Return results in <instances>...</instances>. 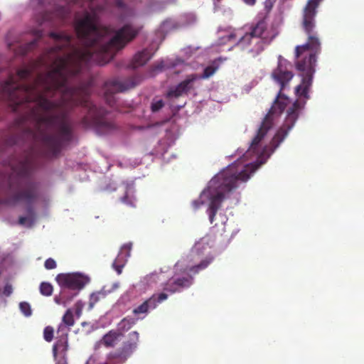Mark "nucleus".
Segmentation results:
<instances>
[{
    "instance_id": "obj_32",
    "label": "nucleus",
    "mask_w": 364,
    "mask_h": 364,
    "mask_svg": "<svg viewBox=\"0 0 364 364\" xmlns=\"http://www.w3.org/2000/svg\"><path fill=\"white\" fill-rule=\"evenodd\" d=\"M164 68V64L163 62L159 63L153 66V69L154 71H161Z\"/></svg>"
},
{
    "instance_id": "obj_34",
    "label": "nucleus",
    "mask_w": 364,
    "mask_h": 364,
    "mask_svg": "<svg viewBox=\"0 0 364 364\" xmlns=\"http://www.w3.org/2000/svg\"><path fill=\"white\" fill-rule=\"evenodd\" d=\"M122 201L124 203H127V204H129L131 205H133V203L132 201H128V197L127 196H124L122 198Z\"/></svg>"
},
{
    "instance_id": "obj_21",
    "label": "nucleus",
    "mask_w": 364,
    "mask_h": 364,
    "mask_svg": "<svg viewBox=\"0 0 364 364\" xmlns=\"http://www.w3.org/2000/svg\"><path fill=\"white\" fill-rule=\"evenodd\" d=\"M39 291L43 296H50L53 294V287L50 283L43 282L40 284Z\"/></svg>"
},
{
    "instance_id": "obj_6",
    "label": "nucleus",
    "mask_w": 364,
    "mask_h": 364,
    "mask_svg": "<svg viewBox=\"0 0 364 364\" xmlns=\"http://www.w3.org/2000/svg\"><path fill=\"white\" fill-rule=\"evenodd\" d=\"M213 261V256L208 255L203 258L200 254V247H194L188 255L176 263V273L165 284L164 289L173 294L190 287L193 284V278L187 272L196 274L207 268Z\"/></svg>"
},
{
    "instance_id": "obj_17",
    "label": "nucleus",
    "mask_w": 364,
    "mask_h": 364,
    "mask_svg": "<svg viewBox=\"0 0 364 364\" xmlns=\"http://www.w3.org/2000/svg\"><path fill=\"white\" fill-rule=\"evenodd\" d=\"M153 53L148 48H145L136 53L131 62V67L136 68L145 65L152 57Z\"/></svg>"
},
{
    "instance_id": "obj_7",
    "label": "nucleus",
    "mask_w": 364,
    "mask_h": 364,
    "mask_svg": "<svg viewBox=\"0 0 364 364\" xmlns=\"http://www.w3.org/2000/svg\"><path fill=\"white\" fill-rule=\"evenodd\" d=\"M305 102L302 105L296 100L294 102L292 106L287 110V117L285 124L279 128L271 141V146L273 148L274 151L279 144L284 141L287 136L289 132L294 127L298 117L299 111L303 108Z\"/></svg>"
},
{
    "instance_id": "obj_29",
    "label": "nucleus",
    "mask_w": 364,
    "mask_h": 364,
    "mask_svg": "<svg viewBox=\"0 0 364 364\" xmlns=\"http://www.w3.org/2000/svg\"><path fill=\"white\" fill-rule=\"evenodd\" d=\"M55 15L58 16L60 19H64L65 18V16H66L65 9L63 8V7L59 8L56 11Z\"/></svg>"
},
{
    "instance_id": "obj_20",
    "label": "nucleus",
    "mask_w": 364,
    "mask_h": 364,
    "mask_svg": "<svg viewBox=\"0 0 364 364\" xmlns=\"http://www.w3.org/2000/svg\"><path fill=\"white\" fill-rule=\"evenodd\" d=\"M67 293L68 290L61 289L60 294L54 298L55 302L58 304L65 306L68 303L70 302L75 296H76V294H73L71 296H68Z\"/></svg>"
},
{
    "instance_id": "obj_39",
    "label": "nucleus",
    "mask_w": 364,
    "mask_h": 364,
    "mask_svg": "<svg viewBox=\"0 0 364 364\" xmlns=\"http://www.w3.org/2000/svg\"><path fill=\"white\" fill-rule=\"evenodd\" d=\"M4 186V179L0 178V189Z\"/></svg>"
},
{
    "instance_id": "obj_23",
    "label": "nucleus",
    "mask_w": 364,
    "mask_h": 364,
    "mask_svg": "<svg viewBox=\"0 0 364 364\" xmlns=\"http://www.w3.org/2000/svg\"><path fill=\"white\" fill-rule=\"evenodd\" d=\"M218 66L209 65L207 66L201 75H198L199 79H207L214 75L218 70Z\"/></svg>"
},
{
    "instance_id": "obj_10",
    "label": "nucleus",
    "mask_w": 364,
    "mask_h": 364,
    "mask_svg": "<svg viewBox=\"0 0 364 364\" xmlns=\"http://www.w3.org/2000/svg\"><path fill=\"white\" fill-rule=\"evenodd\" d=\"M271 43V38L264 37V39L259 37H252L251 35H244L239 41L238 45L246 49L252 57L255 58L259 55L264 48Z\"/></svg>"
},
{
    "instance_id": "obj_4",
    "label": "nucleus",
    "mask_w": 364,
    "mask_h": 364,
    "mask_svg": "<svg viewBox=\"0 0 364 364\" xmlns=\"http://www.w3.org/2000/svg\"><path fill=\"white\" fill-rule=\"evenodd\" d=\"M258 166L254 164H249L240 169L236 163L231 164L209 181L207 188L201 193L200 198L192 202L193 209H198L204 203L203 198H208L210 200L209 220L210 223H213L218 210L225 198V194L237 187V181H247L251 173Z\"/></svg>"
},
{
    "instance_id": "obj_1",
    "label": "nucleus",
    "mask_w": 364,
    "mask_h": 364,
    "mask_svg": "<svg viewBox=\"0 0 364 364\" xmlns=\"http://www.w3.org/2000/svg\"><path fill=\"white\" fill-rule=\"evenodd\" d=\"M81 7L87 8L83 18L75 21L78 43L71 35L50 32L54 46L45 53L42 61L51 62L52 69L39 73L32 79L31 68L19 69L1 85V97L13 112H20L14 124V133L1 135L0 152L7 146L40 141L46 149V156H56L62 148L72 140V125L69 113L76 106L87 109L81 124L93 128L99 134L114 129L107 119V112L90 100L89 83L78 87L68 86V78L78 74L83 64H105L116 53L134 40L141 28L130 23L114 31L111 26L99 23L98 14L105 5L99 0H75Z\"/></svg>"
},
{
    "instance_id": "obj_33",
    "label": "nucleus",
    "mask_w": 364,
    "mask_h": 364,
    "mask_svg": "<svg viewBox=\"0 0 364 364\" xmlns=\"http://www.w3.org/2000/svg\"><path fill=\"white\" fill-rule=\"evenodd\" d=\"M114 4L119 9H124L126 5L122 0H114Z\"/></svg>"
},
{
    "instance_id": "obj_8",
    "label": "nucleus",
    "mask_w": 364,
    "mask_h": 364,
    "mask_svg": "<svg viewBox=\"0 0 364 364\" xmlns=\"http://www.w3.org/2000/svg\"><path fill=\"white\" fill-rule=\"evenodd\" d=\"M141 82L139 77H131L124 81L109 80L105 83V99L106 102L113 107L115 104L114 94L133 88Z\"/></svg>"
},
{
    "instance_id": "obj_30",
    "label": "nucleus",
    "mask_w": 364,
    "mask_h": 364,
    "mask_svg": "<svg viewBox=\"0 0 364 364\" xmlns=\"http://www.w3.org/2000/svg\"><path fill=\"white\" fill-rule=\"evenodd\" d=\"M52 14L48 11H46L41 14L42 18V22H41V24L43 23V22L50 21L52 18Z\"/></svg>"
},
{
    "instance_id": "obj_19",
    "label": "nucleus",
    "mask_w": 364,
    "mask_h": 364,
    "mask_svg": "<svg viewBox=\"0 0 364 364\" xmlns=\"http://www.w3.org/2000/svg\"><path fill=\"white\" fill-rule=\"evenodd\" d=\"M63 324H60L58 329V333L60 331H63L65 328V326H73L74 325L75 321L73 312L70 309H68L65 313L64 316L62 318Z\"/></svg>"
},
{
    "instance_id": "obj_13",
    "label": "nucleus",
    "mask_w": 364,
    "mask_h": 364,
    "mask_svg": "<svg viewBox=\"0 0 364 364\" xmlns=\"http://www.w3.org/2000/svg\"><path fill=\"white\" fill-rule=\"evenodd\" d=\"M168 298L166 293H160L158 295L154 294L149 299L144 301L141 305L133 310V314L139 315L141 314H146L149 310L154 309L158 304L162 302Z\"/></svg>"
},
{
    "instance_id": "obj_27",
    "label": "nucleus",
    "mask_w": 364,
    "mask_h": 364,
    "mask_svg": "<svg viewBox=\"0 0 364 364\" xmlns=\"http://www.w3.org/2000/svg\"><path fill=\"white\" fill-rule=\"evenodd\" d=\"M36 45V41H33L31 43L25 45L23 48H22V50L21 51V55H26L28 52L31 50L35 48Z\"/></svg>"
},
{
    "instance_id": "obj_24",
    "label": "nucleus",
    "mask_w": 364,
    "mask_h": 364,
    "mask_svg": "<svg viewBox=\"0 0 364 364\" xmlns=\"http://www.w3.org/2000/svg\"><path fill=\"white\" fill-rule=\"evenodd\" d=\"M54 330L52 326H48L43 330V338L47 342L53 339Z\"/></svg>"
},
{
    "instance_id": "obj_2",
    "label": "nucleus",
    "mask_w": 364,
    "mask_h": 364,
    "mask_svg": "<svg viewBox=\"0 0 364 364\" xmlns=\"http://www.w3.org/2000/svg\"><path fill=\"white\" fill-rule=\"evenodd\" d=\"M322 0H308L302 12L301 26L308 36L307 42L295 48V66L302 77L301 82L295 89L296 95L309 99V88L315 73L316 56L321 53V42L316 33V16Z\"/></svg>"
},
{
    "instance_id": "obj_35",
    "label": "nucleus",
    "mask_w": 364,
    "mask_h": 364,
    "mask_svg": "<svg viewBox=\"0 0 364 364\" xmlns=\"http://www.w3.org/2000/svg\"><path fill=\"white\" fill-rule=\"evenodd\" d=\"M55 364H68V360H55Z\"/></svg>"
},
{
    "instance_id": "obj_12",
    "label": "nucleus",
    "mask_w": 364,
    "mask_h": 364,
    "mask_svg": "<svg viewBox=\"0 0 364 364\" xmlns=\"http://www.w3.org/2000/svg\"><path fill=\"white\" fill-rule=\"evenodd\" d=\"M68 330L62 333L53 346V355L54 360H68Z\"/></svg>"
},
{
    "instance_id": "obj_25",
    "label": "nucleus",
    "mask_w": 364,
    "mask_h": 364,
    "mask_svg": "<svg viewBox=\"0 0 364 364\" xmlns=\"http://www.w3.org/2000/svg\"><path fill=\"white\" fill-rule=\"evenodd\" d=\"M19 308L21 312L26 316H30L32 314V311L31 309V306L26 301L21 302L19 304Z\"/></svg>"
},
{
    "instance_id": "obj_37",
    "label": "nucleus",
    "mask_w": 364,
    "mask_h": 364,
    "mask_svg": "<svg viewBox=\"0 0 364 364\" xmlns=\"http://www.w3.org/2000/svg\"><path fill=\"white\" fill-rule=\"evenodd\" d=\"M70 289H68V293H67V295L68 296H71L73 294H74V293H72V292H70ZM75 294H76V295L77 294V292H75Z\"/></svg>"
},
{
    "instance_id": "obj_22",
    "label": "nucleus",
    "mask_w": 364,
    "mask_h": 364,
    "mask_svg": "<svg viewBox=\"0 0 364 364\" xmlns=\"http://www.w3.org/2000/svg\"><path fill=\"white\" fill-rule=\"evenodd\" d=\"M105 297V294L102 291H97L92 293L90 297L89 305L92 308L100 299Z\"/></svg>"
},
{
    "instance_id": "obj_3",
    "label": "nucleus",
    "mask_w": 364,
    "mask_h": 364,
    "mask_svg": "<svg viewBox=\"0 0 364 364\" xmlns=\"http://www.w3.org/2000/svg\"><path fill=\"white\" fill-rule=\"evenodd\" d=\"M12 174L16 175V178L13 179L10 176L5 178L6 183L11 191L7 196L2 203L14 205L17 203H24L26 205V216H20L18 224L31 227L36 218V211L33 205L40 197V183L32 177L33 161L30 156H26L23 160L19 161L16 165H11Z\"/></svg>"
},
{
    "instance_id": "obj_16",
    "label": "nucleus",
    "mask_w": 364,
    "mask_h": 364,
    "mask_svg": "<svg viewBox=\"0 0 364 364\" xmlns=\"http://www.w3.org/2000/svg\"><path fill=\"white\" fill-rule=\"evenodd\" d=\"M245 35H251L252 37H259L264 39V37L271 38V41L274 38V35H269L267 31V23L264 20L259 21L251 28V31Z\"/></svg>"
},
{
    "instance_id": "obj_36",
    "label": "nucleus",
    "mask_w": 364,
    "mask_h": 364,
    "mask_svg": "<svg viewBox=\"0 0 364 364\" xmlns=\"http://www.w3.org/2000/svg\"><path fill=\"white\" fill-rule=\"evenodd\" d=\"M248 5H254L255 4L256 0H243Z\"/></svg>"
},
{
    "instance_id": "obj_9",
    "label": "nucleus",
    "mask_w": 364,
    "mask_h": 364,
    "mask_svg": "<svg viewBox=\"0 0 364 364\" xmlns=\"http://www.w3.org/2000/svg\"><path fill=\"white\" fill-rule=\"evenodd\" d=\"M55 280L61 289L71 291L82 289L89 282L87 277L79 273H60L56 276Z\"/></svg>"
},
{
    "instance_id": "obj_14",
    "label": "nucleus",
    "mask_w": 364,
    "mask_h": 364,
    "mask_svg": "<svg viewBox=\"0 0 364 364\" xmlns=\"http://www.w3.org/2000/svg\"><path fill=\"white\" fill-rule=\"evenodd\" d=\"M132 244L131 242L124 244L120 249V251L112 263V267L120 274L124 267L127 259L130 257Z\"/></svg>"
},
{
    "instance_id": "obj_18",
    "label": "nucleus",
    "mask_w": 364,
    "mask_h": 364,
    "mask_svg": "<svg viewBox=\"0 0 364 364\" xmlns=\"http://www.w3.org/2000/svg\"><path fill=\"white\" fill-rule=\"evenodd\" d=\"M135 324V320L132 318H124L117 325L116 330L121 333V336L124 333L128 331Z\"/></svg>"
},
{
    "instance_id": "obj_15",
    "label": "nucleus",
    "mask_w": 364,
    "mask_h": 364,
    "mask_svg": "<svg viewBox=\"0 0 364 364\" xmlns=\"http://www.w3.org/2000/svg\"><path fill=\"white\" fill-rule=\"evenodd\" d=\"M120 337V333L116 330H110L105 334L98 342L96 343L95 348L98 349L101 346H104L106 348H113L115 346Z\"/></svg>"
},
{
    "instance_id": "obj_5",
    "label": "nucleus",
    "mask_w": 364,
    "mask_h": 364,
    "mask_svg": "<svg viewBox=\"0 0 364 364\" xmlns=\"http://www.w3.org/2000/svg\"><path fill=\"white\" fill-rule=\"evenodd\" d=\"M287 61L279 55L278 58V65L273 71L272 77L280 85V90L273 105L264 118L256 136L252 139L250 148L245 154V158L248 159L252 154L258 155L261 154L259 144L268 131L273 127L274 116L280 115L289 102L288 97L282 92L286 85L289 83L294 76L292 72L287 69Z\"/></svg>"
},
{
    "instance_id": "obj_38",
    "label": "nucleus",
    "mask_w": 364,
    "mask_h": 364,
    "mask_svg": "<svg viewBox=\"0 0 364 364\" xmlns=\"http://www.w3.org/2000/svg\"><path fill=\"white\" fill-rule=\"evenodd\" d=\"M95 362V359L90 358L87 362V364H91L92 363H94Z\"/></svg>"
},
{
    "instance_id": "obj_31",
    "label": "nucleus",
    "mask_w": 364,
    "mask_h": 364,
    "mask_svg": "<svg viewBox=\"0 0 364 364\" xmlns=\"http://www.w3.org/2000/svg\"><path fill=\"white\" fill-rule=\"evenodd\" d=\"M13 291L12 286L9 284H6L4 288L3 293L5 296H9Z\"/></svg>"
},
{
    "instance_id": "obj_26",
    "label": "nucleus",
    "mask_w": 364,
    "mask_h": 364,
    "mask_svg": "<svg viewBox=\"0 0 364 364\" xmlns=\"http://www.w3.org/2000/svg\"><path fill=\"white\" fill-rule=\"evenodd\" d=\"M164 106V101L162 100H159L151 103V109L153 112H156L159 111Z\"/></svg>"
},
{
    "instance_id": "obj_11",
    "label": "nucleus",
    "mask_w": 364,
    "mask_h": 364,
    "mask_svg": "<svg viewBox=\"0 0 364 364\" xmlns=\"http://www.w3.org/2000/svg\"><path fill=\"white\" fill-rule=\"evenodd\" d=\"M199 79L198 75L191 74L181 82L174 88L170 89L166 94L168 98H178L183 95H187L190 90L193 89L194 82Z\"/></svg>"
},
{
    "instance_id": "obj_28",
    "label": "nucleus",
    "mask_w": 364,
    "mask_h": 364,
    "mask_svg": "<svg viewBox=\"0 0 364 364\" xmlns=\"http://www.w3.org/2000/svg\"><path fill=\"white\" fill-rule=\"evenodd\" d=\"M45 268L47 269H53L56 267V262L52 258H48L45 261L44 263Z\"/></svg>"
}]
</instances>
